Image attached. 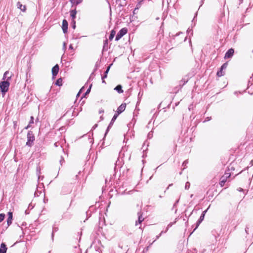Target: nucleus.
Returning <instances> with one entry per match:
<instances>
[{"label":"nucleus","mask_w":253,"mask_h":253,"mask_svg":"<svg viewBox=\"0 0 253 253\" xmlns=\"http://www.w3.org/2000/svg\"><path fill=\"white\" fill-rule=\"evenodd\" d=\"M35 140V136L32 131H29L27 133V142L26 145L31 147L33 145V143Z\"/></svg>","instance_id":"obj_2"},{"label":"nucleus","mask_w":253,"mask_h":253,"mask_svg":"<svg viewBox=\"0 0 253 253\" xmlns=\"http://www.w3.org/2000/svg\"><path fill=\"white\" fill-rule=\"evenodd\" d=\"M188 160H185V161H184V162L182 164V166L183 167H185L186 166V165L188 164Z\"/></svg>","instance_id":"obj_32"},{"label":"nucleus","mask_w":253,"mask_h":253,"mask_svg":"<svg viewBox=\"0 0 253 253\" xmlns=\"http://www.w3.org/2000/svg\"><path fill=\"white\" fill-rule=\"evenodd\" d=\"M5 217L4 214L0 213V222L3 220Z\"/></svg>","instance_id":"obj_25"},{"label":"nucleus","mask_w":253,"mask_h":253,"mask_svg":"<svg viewBox=\"0 0 253 253\" xmlns=\"http://www.w3.org/2000/svg\"><path fill=\"white\" fill-rule=\"evenodd\" d=\"M211 120V117H207V118L205 119V120L204 121V122H205L209 121H210V120Z\"/></svg>","instance_id":"obj_33"},{"label":"nucleus","mask_w":253,"mask_h":253,"mask_svg":"<svg viewBox=\"0 0 253 253\" xmlns=\"http://www.w3.org/2000/svg\"><path fill=\"white\" fill-rule=\"evenodd\" d=\"M62 80L61 79H58L56 82H55V84L57 85H59V86H60L62 84Z\"/></svg>","instance_id":"obj_22"},{"label":"nucleus","mask_w":253,"mask_h":253,"mask_svg":"<svg viewBox=\"0 0 253 253\" xmlns=\"http://www.w3.org/2000/svg\"><path fill=\"white\" fill-rule=\"evenodd\" d=\"M59 69V66L58 64H56L52 68V73L53 77H54L57 75V74L58 73Z\"/></svg>","instance_id":"obj_7"},{"label":"nucleus","mask_w":253,"mask_h":253,"mask_svg":"<svg viewBox=\"0 0 253 253\" xmlns=\"http://www.w3.org/2000/svg\"><path fill=\"white\" fill-rule=\"evenodd\" d=\"M28 208H29H29L32 209V208H33V207H32V206H31V205H29Z\"/></svg>","instance_id":"obj_44"},{"label":"nucleus","mask_w":253,"mask_h":253,"mask_svg":"<svg viewBox=\"0 0 253 253\" xmlns=\"http://www.w3.org/2000/svg\"><path fill=\"white\" fill-rule=\"evenodd\" d=\"M65 47H66V43L64 42L63 44V48H65Z\"/></svg>","instance_id":"obj_42"},{"label":"nucleus","mask_w":253,"mask_h":253,"mask_svg":"<svg viewBox=\"0 0 253 253\" xmlns=\"http://www.w3.org/2000/svg\"><path fill=\"white\" fill-rule=\"evenodd\" d=\"M8 218L7 219V223L8 226H9L12 223L13 214L12 212L11 211H9L7 213Z\"/></svg>","instance_id":"obj_9"},{"label":"nucleus","mask_w":253,"mask_h":253,"mask_svg":"<svg viewBox=\"0 0 253 253\" xmlns=\"http://www.w3.org/2000/svg\"><path fill=\"white\" fill-rule=\"evenodd\" d=\"M94 249L96 251H98L99 252V253L100 252V249H99V247H96L95 246L94 247Z\"/></svg>","instance_id":"obj_34"},{"label":"nucleus","mask_w":253,"mask_h":253,"mask_svg":"<svg viewBox=\"0 0 253 253\" xmlns=\"http://www.w3.org/2000/svg\"><path fill=\"white\" fill-rule=\"evenodd\" d=\"M25 213H26V214H29V211H28V210H26L25 211Z\"/></svg>","instance_id":"obj_40"},{"label":"nucleus","mask_w":253,"mask_h":253,"mask_svg":"<svg viewBox=\"0 0 253 253\" xmlns=\"http://www.w3.org/2000/svg\"><path fill=\"white\" fill-rule=\"evenodd\" d=\"M153 137V132L152 131H150L149 132V133L148 134V137L150 139L152 137Z\"/></svg>","instance_id":"obj_30"},{"label":"nucleus","mask_w":253,"mask_h":253,"mask_svg":"<svg viewBox=\"0 0 253 253\" xmlns=\"http://www.w3.org/2000/svg\"><path fill=\"white\" fill-rule=\"evenodd\" d=\"M227 63H224L220 67V69H221V70H225L227 67Z\"/></svg>","instance_id":"obj_23"},{"label":"nucleus","mask_w":253,"mask_h":253,"mask_svg":"<svg viewBox=\"0 0 253 253\" xmlns=\"http://www.w3.org/2000/svg\"><path fill=\"white\" fill-rule=\"evenodd\" d=\"M135 12H136V10H134L133 12L134 13Z\"/></svg>","instance_id":"obj_52"},{"label":"nucleus","mask_w":253,"mask_h":253,"mask_svg":"<svg viewBox=\"0 0 253 253\" xmlns=\"http://www.w3.org/2000/svg\"><path fill=\"white\" fill-rule=\"evenodd\" d=\"M62 161H64L63 159L62 158V159L60 160V163H61V165H62Z\"/></svg>","instance_id":"obj_45"},{"label":"nucleus","mask_w":253,"mask_h":253,"mask_svg":"<svg viewBox=\"0 0 253 253\" xmlns=\"http://www.w3.org/2000/svg\"><path fill=\"white\" fill-rule=\"evenodd\" d=\"M242 190H243V189L242 188H240L239 189V191H241Z\"/></svg>","instance_id":"obj_46"},{"label":"nucleus","mask_w":253,"mask_h":253,"mask_svg":"<svg viewBox=\"0 0 253 253\" xmlns=\"http://www.w3.org/2000/svg\"><path fill=\"white\" fill-rule=\"evenodd\" d=\"M115 34H116L115 31L114 30H112V31L111 32V33L110 34L109 39L110 40H112L114 38Z\"/></svg>","instance_id":"obj_19"},{"label":"nucleus","mask_w":253,"mask_h":253,"mask_svg":"<svg viewBox=\"0 0 253 253\" xmlns=\"http://www.w3.org/2000/svg\"><path fill=\"white\" fill-rule=\"evenodd\" d=\"M209 207L205 211H204L202 214L201 215L199 219H198V220L197 221V223H196V226L195 227V228L194 229V230H195L199 226V225L200 224V223L202 222V221L204 220V217H205V214L208 211V210L209 209Z\"/></svg>","instance_id":"obj_4"},{"label":"nucleus","mask_w":253,"mask_h":253,"mask_svg":"<svg viewBox=\"0 0 253 253\" xmlns=\"http://www.w3.org/2000/svg\"><path fill=\"white\" fill-rule=\"evenodd\" d=\"M138 221H136L135 225L137 226L138 224H141V223L144 220V218L142 217V214L140 212L138 213Z\"/></svg>","instance_id":"obj_12"},{"label":"nucleus","mask_w":253,"mask_h":253,"mask_svg":"<svg viewBox=\"0 0 253 253\" xmlns=\"http://www.w3.org/2000/svg\"><path fill=\"white\" fill-rule=\"evenodd\" d=\"M187 33H190V32H191V34H192V31L191 29H190L189 28L188 29L187 31Z\"/></svg>","instance_id":"obj_36"},{"label":"nucleus","mask_w":253,"mask_h":253,"mask_svg":"<svg viewBox=\"0 0 253 253\" xmlns=\"http://www.w3.org/2000/svg\"><path fill=\"white\" fill-rule=\"evenodd\" d=\"M69 49H73V47L72 46V44H70V46H69Z\"/></svg>","instance_id":"obj_39"},{"label":"nucleus","mask_w":253,"mask_h":253,"mask_svg":"<svg viewBox=\"0 0 253 253\" xmlns=\"http://www.w3.org/2000/svg\"><path fill=\"white\" fill-rule=\"evenodd\" d=\"M227 179L225 178V177H222L220 179V184L221 186H223L225 183L226 182Z\"/></svg>","instance_id":"obj_18"},{"label":"nucleus","mask_w":253,"mask_h":253,"mask_svg":"<svg viewBox=\"0 0 253 253\" xmlns=\"http://www.w3.org/2000/svg\"><path fill=\"white\" fill-rule=\"evenodd\" d=\"M34 123V117L33 116L31 117V120L29 122V125L25 127L26 129H28L29 127H30L31 124H32Z\"/></svg>","instance_id":"obj_20"},{"label":"nucleus","mask_w":253,"mask_h":253,"mask_svg":"<svg viewBox=\"0 0 253 253\" xmlns=\"http://www.w3.org/2000/svg\"><path fill=\"white\" fill-rule=\"evenodd\" d=\"M139 7V5H138L137 4V6H136V7L134 9V10H136L138 9Z\"/></svg>","instance_id":"obj_38"},{"label":"nucleus","mask_w":253,"mask_h":253,"mask_svg":"<svg viewBox=\"0 0 253 253\" xmlns=\"http://www.w3.org/2000/svg\"><path fill=\"white\" fill-rule=\"evenodd\" d=\"M96 126H97V125H95L93 127V128H95V127H96Z\"/></svg>","instance_id":"obj_48"},{"label":"nucleus","mask_w":253,"mask_h":253,"mask_svg":"<svg viewBox=\"0 0 253 253\" xmlns=\"http://www.w3.org/2000/svg\"><path fill=\"white\" fill-rule=\"evenodd\" d=\"M171 185H172V184H169V186H168V188H169V187L171 186Z\"/></svg>","instance_id":"obj_47"},{"label":"nucleus","mask_w":253,"mask_h":253,"mask_svg":"<svg viewBox=\"0 0 253 253\" xmlns=\"http://www.w3.org/2000/svg\"><path fill=\"white\" fill-rule=\"evenodd\" d=\"M163 233V232L162 231L161 233L159 235H157L156 236V239L152 243H151L150 245L151 246L157 239H159Z\"/></svg>","instance_id":"obj_27"},{"label":"nucleus","mask_w":253,"mask_h":253,"mask_svg":"<svg viewBox=\"0 0 253 253\" xmlns=\"http://www.w3.org/2000/svg\"><path fill=\"white\" fill-rule=\"evenodd\" d=\"M9 74L8 71H6L3 75V80H5L7 78V75Z\"/></svg>","instance_id":"obj_29"},{"label":"nucleus","mask_w":253,"mask_h":253,"mask_svg":"<svg viewBox=\"0 0 253 253\" xmlns=\"http://www.w3.org/2000/svg\"><path fill=\"white\" fill-rule=\"evenodd\" d=\"M216 74L218 77H221L224 75V73L223 72V70H221L220 69V70L217 72Z\"/></svg>","instance_id":"obj_21"},{"label":"nucleus","mask_w":253,"mask_h":253,"mask_svg":"<svg viewBox=\"0 0 253 253\" xmlns=\"http://www.w3.org/2000/svg\"><path fill=\"white\" fill-rule=\"evenodd\" d=\"M98 244L99 245L100 244V241H98Z\"/></svg>","instance_id":"obj_50"},{"label":"nucleus","mask_w":253,"mask_h":253,"mask_svg":"<svg viewBox=\"0 0 253 253\" xmlns=\"http://www.w3.org/2000/svg\"><path fill=\"white\" fill-rule=\"evenodd\" d=\"M234 50L233 48H230L226 52L224 58H231L234 54Z\"/></svg>","instance_id":"obj_6"},{"label":"nucleus","mask_w":253,"mask_h":253,"mask_svg":"<svg viewBox=\"0 0 253 253\" xmlns=\"http://www.w3.org/2000/svg\"><path fill=\"white\" fill-rule=\"evenodd\" d=\"M41 192H42L41 191H39L38 190H37L35 192V195L37 196H39L41 194Z\"/></svg>","instance_id":"obj_31"},{"label":"nucleus","mask_w":253,"mask_h":253,"mask_svg":"<svg viewBox=\"0 0 253 253\" xmlns=\"http://www.w3.org/2000/svg\"><path fill=\"white\" fill-rule=\"evenodd\" d=\"M238 93V91H235L234 92V94H235V95H237Z\"/></svg>","instance_id":"obj_43"},{"label":"nucleus","mask_w":253,"mask_h":253,"mask_svg":"<svg viewBox=\"0 0 253 253\" xmlns=\"http://www.w3.org/2000/svg\"><path fill=\"white\" fill-rule=\"evenodd\" d=\"M111 65L112 64H111L109 66H108L106 70L104 72V75L102 77V83H105L104 79L107 78L108 73L109 71V70L110 69V67H111Z\"/></svg>","instance_id":"obj_13"},{"label":"nucleus","mask_w":253,"mask_h":253,"mask_svg":"<svg viewBox=\"0 0 253 253\" xmlns=\"http://www.w3.org/2000/svg\"><path fill=\"white\" fill-rule=\"evenodd\" d=\"M83 89H84V87H82V88L80 89V90L79 92V93H78V94H77V96L79 95V93H80L81 91H83Z\"/></svg>","instance_id":"obj_37"},{"label":"nucleus","mask_w":253,"mask_h":253,"mask_svg":"<svg viewBox=\"0 0 253 253\" xmlns=\"http://www.w3.org/2000/svg\"><path fill=\"white\" fill-rule=\"evenodd\" d=\"M7 248L6 245L4 243H2L0 247V253H6Z\"/></svg>","instance_id":"obj_11"},{"label":"nucleus","mask_w":253,"mask_h":253,"mask_svg":"<svg viewBox=\"0 0 253 253\" xmlns=\"http://www.w3.org/2000/svg\"><path fill=\"white\" fill-rule=\"evenodd\" d=\"M193 194H191V195H190V198H192V197H193Z\"/></svg>","instance_id":"obj_49"},{"label":"nucleus","mask_w":253,"mask_h":253,"mask_svg":"<svg viewBox=\"0 0 253 253\" xmlns=\"http://www.w3.org/2000/svg\"><path fill=\"white\" fill-rule=\"evenodd\" d=\"M197 13H196V14H195V16H194V18L193 19V21L195 20L196 16H197Z\"/></svg>","instance_id":"obj_41"},{"label":"nucleus","mask_w":253,"mask_h":253,"mask_svg":"<svg viewBox=\"0 0 253 253\" xmlns=\"http://www.w3.org/2000/svg\"><path fill=\"white\" fill-rule=\"evenodd\" d=\"M190 183L189 182H186L185 185V189L188 190L190 188Z\"/></svg>","instance_id":"obj_24"},{"label":"nucleus","mask_w":253,"mask_h":253,"mask_svg":"<svg viewBox=\"0 0 253 253\" xmlns=\"http://www.w3.org/2000/svg\"><path fill=\"white\" fill-rule=\"evenodd\" d=\"M68 22L66 20H63L62 21V30L64 32V33H66L67 32L68 30Z\"/></svg>","instance_id":"obj_8"},{"label":"nucleus","mask_w":253,"mask_h":253,"mask_svg":"<svg viewBox=\"0 0 253 253\" xmlns=\"http://www.w3.org/2000/svg\"><path fill=\"white\" fill-rule=\"evenodd\" d=\"M10 78L11 76L8 77L6 81L1 82L0 83V91L1 92L3 95H4L5 92H6L8 91L9 86V83L8 82V80Z\"/></svg>","instance_id":"obj_1"},{"label":"nucleus","mask_w":253,"mask_h":253,"mask_svg":"<svg viewBox=\"0 0 253 253\" xmlns=\"http://www.w3.org/2000/svg\"><path fill=\"white\" fill-rule=\"evenodd\" d=\"M72 22L73 23V28L74 29H75V27H76V25H75V20H73V21H72Z\"/></svg>","instance_id":"obj_35"},{"label":"nucleus","mask_w":253,"mask_h":253,"mask_svg":"<svg viewBox=\"0 0 253 253\" xmlns=\"http://www.w3.org/2000/svg\"><path fill=\"white\" fill-rule=\"evenodd\" d=\"M77 11L76 9L72 10L70 11V16L72 17V21L75 20L76 17Z\"/></svg>","instance_id":"obj_14"},{"label":"nucleus","mask_w":253,"mask_h":253,"mask_svg":"<svg viewBox=\"0 0 253 253\" xmlns=\"http://www.w3.org/2000/svg\"><path fill=\"white\" fill-rule=\"evenodd\" d=\"M230 176V173H225L223 176L222 177H225V178L226 179H227L228 178H229V177Z\"/></svg>","instance_id":"obj_26"},{"label":"nucleus","mask_w":253,"mask_h":253,"mask_svg":"<svg viewBox=\"0 0 253 253\" xmlns=\"http://www.w3.org/2000/svg\"><path fill=\"white\" fill-rule=\"evenodd\" d=\"M91 85H90L89 87V88H88V89L86 90V91L85 92V93H84V95H85L87 94H88L90 91V89H91Z\"/></svg>","instance_id":"obj_28"},{"label":"nucleus","mask_w":253,"mask_h":253,"mask_svg":"<svg viewBox=\"0 0 253 253\" xmlns=\"http://www.w3.org/2000/svg\"><path fill=\"white\" fill-rule=\"evenodd\" d=\"M127 29L125 28L122 29L121 30L119 31V32L117 34L115 38V41H119L123 36H124L127 33Z\"/></svg>","instance_id":"obj_3"},{"label":"nucleus","mask_w":253,"mask_h":253,"mask_svg":"<svg viewBox=\"0 0 253 253\" xmlns=\"http://www.w3.org/2000/svg\"><path fill=\"white\" fill-rule=\"evenodd\" d=\"M126 103H123L118 108V109H117V112L115 113L116 114H118V115L119 116V114H120L121 113H122L124 111V110H125V108H126Z\"/></svg>","instance_id":"obj_5"},{"label":"nucleus","mask_w":253,"mask_h":253,"mask_svg":"<svg viewBox=\"0 0 253 253\" xmlns=\"http://www.w3.org/2000/svg\"><path fill=\"white\" fill-rule=\"evenodd\" d=\"M83 0H70L71 3L75 5H78L82 2Z\"/></svg>","instance_id":"obj_17"},{"label":"nucleus","mask_w":253,"mask_h":253,"mask_svg":"<svg viewBox=\"0 0 253 253\" xmlns=\"http://www.w3.org/2000/svg\"><path fill=\"white\" fill-rule=\"evenodd\" d=\"M17 6L18 8L20 9L22 11H25L26 6L25 5H22L20 2H18L17 3Z\"/></svg>","instance_id":"obj_16"},{"label":"nucleus","mask_w":253,"mask_h":253,"mask_svg":"<svg viewBox=\"0 0 253 253\" xmlns=\"http://www.w3.org/2000/svg\"><path fill=\"white\" fill-rule=\"evenodd\" d=\"M246 233H247V232H248V230L247 229H246Z\"/></svg>","instance_id":"obj_51"},{"label":"nucleus","mask_w":253,"mask_h":253,"mask_svg":"<svg viewBox=\"0 0 253 253\" xmlns=\"http://www.w3.org/2000/svg\"><path fill=\"white\" fill-rule=\"evenodd\" d=\"M114 89L116 90L119 93H121L123 92V90L122 89V86L121 85H117Z\"/></svg>","instance_id":"obj_15"},{"label":"nucleus","mask_w":253,"mask_h":253,"mask_svg":"<svg viewBox=\"0 0 253 253\" xmlns=\"http://www.w3.org/2000/svg\"><path fill=\"white\" fill-rule=\"evenodd\" d=\"M118 117V114H115V115H114L113 117L112 118L111 121V122L110 123L108 127H107V131L106 132V134L107 133V131H108L109 129L111 127V126H112L113 124L114 123V122L115 121V120H116V119L117 118V117Z\"/></svg>","instance_id":"obj_10"}]
</instances>
